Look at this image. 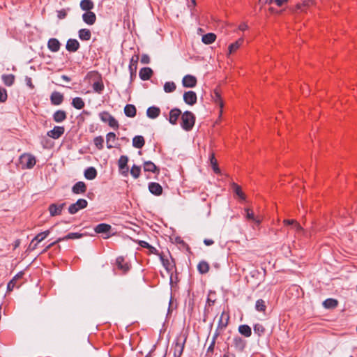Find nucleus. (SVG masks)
<instances>
[{
    "instance_id": "nucleus-1",
    "label": "nucleus",
    "mask_w": 357,
    "mask_h": 357,
    "mask_svg": "<svg viewBox=\"0 0 357 357\" xmlns=\"http://www.w3.org/2000/svg\"><path fill=\"white\" fill-rule=\"evenodd\" d=\"M195 122V116L191 112L186 111L181 114V126L185 130H190Z\"/></svg>"
},
{
    "instance_id": "nucleus-2",
    "label": "nucleus",
    "mask_w": 357,
    "mask_h": 357,
    "mask_svg": "<svg viewBox=\"0 0 357 357\" xmlns=\"http://www.w3.org/2000/svg\"><path fill=\"white\" fill-rule=\"evenodd\" d=\"M99 116L102 121H103L104 123H107L108 125L111 128H119L118 121L109 112H102L100 113Z\"/></svg>"
},
{
    "instance_id": "nucleus-3",
    "label": "nucleus",
    "mask_w": 357,
    "mask_h": 357,
    "mask_svg": "<svg viewBox=\"0 0 357 357\" xmlns=\"http://www.w3.org/2000/svg\"><path fill=\"white\" fill-rule=\"evenodd\" d=\"M21 164L26 169H31L36 162V158L29 153H24L20 157Z\"/></svg>"
},
{
    "instance_id": "nucleus-4",
    "label": "nucleus",
    "mask_w": 357,
    "mask_h": 357,
    "mask_svg": "<svg viewBox=\"0 0 357 357\" xmlns=\"http://www.w3.org/2000/svg\"><path fill=\"white\" fill-rule=\"evenodd\" d=\"M88 202L84 199H79L75 203L72 204L68 208V212L70 214H75L80 209L85 208L87 206Z\"/></svg>"
},
{
    "instance_id": "nucleus-5",
    "label": "nucleus",
    "mask_w": 357,
    "mask_h": 357,
    "mask_svg": "<svg viewBox=\"0 0 357 357\" xmlns=\"http://www.w3.org/2000/svg\"><path fill=\"white\" fill-rule=\"evenodd\" d=\"M184 343L185 341L182 342L180 339H177L172 348L174 357L181 356L184 349Z\"/></svg>"
},
{
    "instance_id": "nucleus-6",
    "label": "nucleus",
    "mask_w": 357,
    "mask_h": 357,
    "mask_svg": "<svg viewBox=\"0 0 357 357\" xmlns=\"http://www.w3.org/2000/svg\"><path fill=\"white\" fill-rule=\"evenodd\" d=\"M66 206L65 203H62L60 204H52L49 206V211L51 216L59 215L61 213L62 210Z\"/></svg>"
},
{
    "instance_id": "nucleus-7",
    "label": "nucleus",
    "mask_w": 357,
    "mask_h": 357,
    "mask_svg": "<svg viewBox=\"0 0 357 357\" xmlns=\"http://www.w3.org/2000/svg\"><path fill=\"white\" fill-rule=\"evenodd\" d=\"M183 100L189 105H195L197 102L196 93L192 91L185 92L183 94Z\"/></svg>"
},
{
    "instance_id": "nucleus-8",
    "label": "nucleus",
    "mask_w": 357,
    "mask_h": 357,
    "mask_svg": "<svg viewBox=\"0 0 357 357\" xmlns=\"http://www.w3.org/2000/svg\"><path fill=\"white\" fill-rule=\"evenodd\" d=\"M65 132L63 126H55L52 130L47 132V135L52 139H59Z\"/></svg>"
},
{
    "instance_id": "nucleus-9",
    "label": "nucleus",
    "mask_w": 357,
    "mask_h": 357,
    "mask_svg": "<svg viewBox=\"0 0 357 357\" xmlns=\"http://www.w3.org/2000/svg\"><path fill=\"white\" fill-rule=\"evenodd\" d=\"M182 84L185 87L192 88L197 84V79L193 75H187L183 77Z\"/></svg>"
},
{
    "instance_id": "nucleus-10",
    "label": "nucleus",
    "mask_w": 357,
    "mask_h": 357,
    "mask_svg": "<svg viewBox=\"0 0 357 357\" xmlns=\"http://www.w3.org/2000/svg\"><path fill=\"white\" fill-rule=\"evenodd\" d=\"M82 19L86 24L93 25L96 22V16L93 12L90 10L86 11L82 15Z\"/></svg>"
},
{
    "instance_id": "nucleus-11",
    "label": "nucleus",
    "mask_w": 357,
    "mask_h": 357,
    "mask_svg": "<svg viewBox=\"0 0 357 357\" xmlns=\"http://www.w3.org/2000/svg\"><path fill=\"white\" fill-rule=\"evenodd\" d=\"M75 194H84L86 191V185L83 181L77 182L72 188Z\"/></svg>"
},
{
    "instance_id": "nucleus-12",
    "label": "nucleus",
    "mask_w": 357,
    "mask_h": 357,
    "mask_svg": "<svg viewBox=\"0 0 357 357\" xmlns=\"http://www.w3.org/2000/svg\"><path fill=\"white\" fill-rule=\"evenodd\" d=\"M149 190L151 192V193L159 196L162 192V186L155 182H152L149 184Z\"/></svg>"
},
{
    "instance_id": "nucleus-13",
    "label": "nucleus",
    "mask_w": 357,
    "mask_h": 357,
    "mask_svg": "<svg viewBox=\"0 0 357 357\" xmlns=\"http://www.w3.org/2000/svg\"><path fill=\"white\" fill-rule=\"evenodd\" d=\"M61 43L56 38H50L47 42V47L52 52H58Z\"/></svg>"
},
{
    "instance_id": "nucleus-14",
    "label": "nucleus",
    "mask_w": 357,
    "mask_h": 357,
    "mask_svg": "<svg viewBox=\"0 0 357 357\" xmlns=\"http://www.w3.org/2000/svg\"><path fill=\"white\" fill-rule=\"evenodd\" d=\"M181 114V111L179 109L174 108L169 112V121L171 124H176L179 116Z\"/></svg>"
},
{
    "instance_id": "nucleus-15",
    "label": "nucleus",
    "mask_w": 357,
    "mask_h": 357,
    "mask_svg": "<svg viewBox=\"0 0 357 357\" xmlns=\"http://www.w3.org/2000/svg\"><path fill=\"white\" fill-rule=\"evenodd\" d=\"M66 50L71 52H76L79 47V43L76 39H69L66 43Z\"/></svg>"
},
{
    "instance_id": "nucleus-16",
    "label": "nucleus",
    "mask_w": 357,
    "mask_h": 357,
    "mask_svg": "<svg viewBox=\"0 0 357 357\" xmlns=\"http://www.w3.org/2000/svg\"><path fill=\"white\" fill-rule=\"evenodd\" d=\"M51 102L54 105H59L63 100V96L59 92L54 91L50 97Z\"/></svg>"
},
{
    "instance_id": "nucleus-17",
    "label": "nucleus",
    "mask_w": 357,
    "mask_h": 357,
    "mask_svg": "<svg viewBox=\"0 0 357 357\" xmlns=\"http://www.w3.org/2000/svg\"><path fill=\"white\" fill-rule=\"evenodd\" d=\"M233 346L236 350L243 351L245 346V342L240 337H234L232 340Z\"/></svg>"
},
{
    "instance_id": "nucleus-18",
    "label": "nucleus",
    "mask_w": 357,
    "mask_h": 357,
    "mask_svg": "<svg viewBox=\"0 0 357 357\" xmlns=\"http://www.w3.org/2000/svg\"><path fill=\"white\" fill-rule=\"evenodd\" d=\"M229 316L227 313L222 312L218 321V328L223 329L225 328L229 322Z\"/></svg>"
},
{
    "instance_id": "nucleus-19",
    "label": "nucleus",
    "mask_w": 357,
    "mask_h": 357,
    "mask_svg": "<svg viewBox=\"0 0 357 357\" xmlns=\"http://www.w3.org/2000/svg\"><path fill=\"white\" fill-rule=\"evenodd\" d=\"M124 113L126 116L133 118L136 116L137 109L135 105L128 104L124 107Z\"/></svg>"
},
{
    "instance_id": "nucleus-20",
    "label": "nucleus",
    "mask_w": 357,
    "mask_h": 357,
    "mask_svg": "<svg viewBox=\"0 0 357 357\" xmlns=\"http://www.w3.org/2000/svg\"><path fill=\"white\" fill-rule=\"evenodd\" d=\"M160 108L155 106L150 107L146 110V115L150 119H155L160 115Z\"/></svg>"
},
{
    "instance_id": "nucleus-21",
    "label": "nucleus",
    "mask_w": 357,
    "mask_h": 357,
    "mask_svg": "<svg viewBox=\"0 0 357 357\" xmlns=\"http://www.w3.org/2000/svg\"><path fill=\"white\" fill-rule=\"evenodd\" d=\"M153 70L150 68H143L140 70L139 75L142 80H148L151 78Z\"/></svg>"
},
{
    "instance_id": "nucleus-22",
    "label": "nucleus",
    "mask_w": 357,
    "mask_h": 357,
    "mask_svg": "<svg viewBox=\"0 0 357 357\" xmlns=\"http://www.w3.org/2000/svg\"><path fill=\"white\" fill-rule=\"evenodd\" d=\"M144 170L145 172H150L153 173H159V169L151 161H146L144 162Z\"/></svg>"
},
{
    "instance_id": "nucleus-23",
    "label": "nucleus",
    "mask_w": 357,
    "mask_h": 357,
    "mask_svg": "<svg viewBox=\"0 0 357 357\" xmlns=\"http://www.w3.org/2000/svg\"><path fill=\"white\" fill-rule=\"evenodd\" d=\"M139 61V55L135 54L132 56L130 61L129 64V70L130 71V73L132 74L133 73H135L137 68V63Z\"/></svg>"
},
{
    "instance_id": "nucleus-24",
    "label": "nucleus",
    "mask_w": 357,
    "mask_h": 357,
    "mask_svg": "<svg viewBox=\"0 0 357 357\" xmlns=\"http://www.w3.org/2000/svg\"><path fill=\"white\" fill-rule=\"evenodd\" d=\"M111 225L105 223H101L98 225L94 230L98 234L107 233L111 230Z\"/></svg>"
},
{
    "instance_id": "nucleus-25",
    "label": "nucleus",
    "mask_w": 357,
    "mask_h": 357,
    "mask_svg": "<svg viewBox=\"0 0 357 357\" xmlns=\"http://www.w3.org/2000/svg\"><path fill=\"white\" fill-rule=\"evenodd\" d=\"M66 119V113L63 110H57L53 115V119L56 123H61Z\"/></svg>"
},
{
    "instance_id": "nucleus-26",
    "label": "nucleus",
    "mask_w": 357,
    "mask_h": 357,
    "mask_svg": "<svg viewBox=\"0 0 357 357\" xmlns=\"http://www.w3.org/2000/svg\"><path fill=\"white\" fill-rule=\"evenodd\" d=\"M116 265L123 273H126L129 270L128 264L122 257H119L116 259Z\"/></svg>"
},
{
    "instance_id": "nucleus-27",
    "label": "nucleus",
    "mask_w": 357,
    "mask_h": 357,
    "mask_svg": "<svg viewBox=\"0 0 357 357\" xmlns=\"http://www.w3.org/2000/svg\"><path fill=\"white\" fill-rule=\"evenodd\" d=\"M145 144V140L144 137L141 135L135 136L132 139V146L137 149H141L144 146Z\"/></svg>"
},
{
    "instance_id": "nucleus-28",
    "label": "nucleus",
    "mask_w": 357,
    "mask_h": 357,
    "mask_svg": "<svg viewBox=\"0 0 357 357\" xmlns=\"http://www.w3.org/2000/svg\"><path fill=\"white\" fill-rule=\"evenodd\" d=\"M96 176H97V171L93 167H90L84 171V177L86 179L93 180L96 177Z\"/></svg>"
},
{
    "instance_id": "nucleus-29",
    "label": "nucleus",
    "mask_w": 357,
    "mask_h": 357,
    "mask_svg": "<svg viewBox=\"0 0 357 357\" xmlns=\"http://www.w3.org/2000/svg\"><path fill=\"white\" fill-rule=\"evenodd\" d=\"M94 7V4L91 0H82L80 2V8L82 10L90 11Z\"/></svg>"
},
{
    "instance_id": "nucleus-30",
    "label": "nucleus",
    "mask_w": 357,
    "mask_h": 357,
    "mask_svg": "<svg viewBox=\"0 0 357 357\" xmlns=\"http://www.w3.org/2000/svg\"><path fill=\"white\" fill-rule=\"evenodd\" d=\"M128 161V158L127 156L121 155L120 157L119 162H118L119 167L120 170L126 169L124 171V172H128V167L127 166Z\"/></svg>"
},
{
    "instance_id": "nucleus-31",
    "label": "nucleus",
    "mask_w": 357,
    "mask_h": 357,
    "mask_svg": "<svg viewBox=\"0 0 357 357\" xmlns=\"http://www.w3.org/2000/svg\"><path fill=\"white\" fill-rule=\"evenodd\" d=\"M197 270L201 274L207 273L209 271V264L206 261H201L197 265Z\"/></svg>"
},
{
    "instance_id": "nucleus-32",
    "label": "nucleus",
    "mask_w": 357,
    "mask_h": 357,
    "mask_svg": "<svg viewBox=\"0 0 357 357\" xmlns=\"http://www.w3.org/2000/svg\"><path fill=\"white\" fill-rule=\"evenodd\" d=\"M91 37V33L89 29H82L79 31V38L82 40H89Z\"/></svg>"
},
{
    "instance_id": "nucleus-33",
    "label": "nucleus",
    "mask_w": 357,
    "mask_h": 357,
    "mask_svg": "<svg viewBox=\"0 0 357 357\" xmlns=\"http://www.w3.org/2000/svg\"><path fill=\"white\" fill-rule=\"evenodd\" d=\"M216 36L213 33H208L202 36V40L204 44L209 45L215 40Z\"/></svg>"
},
{
    "instance_id": "nucleus-34",
    "label": "nucleus",
    "mask_w": 357,
    "mask_h": 357,
    "mask_svg": "<svg viewBox=\"0 0 357 357\" xmlns=\"http://www.w3.org/2000/svg\"><path fill=\"white\" fill-rule=\"evenodd\" d=\"M212 99L221 109L223 107V102L221 99L220 93L217 89L213 91Z\"/></svg>"
},
{
    "instance_id": "nucleus-35",
    "label": "nucleus",
    "mask_w": 357,
    "mask_h": 357,
    "mask_svg": "<svg viewBox=\"0 0 357 357\" xmlns=\"http://www.w3.org/2000/svg\"><path fill=\"white\" fill-rule=\"evenodd\" d=\"M83 236V234H79V233H69L68 234H67L66 236L62 237V238H59L57 239V241H67V240H69V239H77V238H80Z\"/></svg>"
},
{
    "instance_id": "nucleus-36",
    "label": "nucleus",
    "mask_w": 357,
    "mask_h": 357,
    "mask_svg": "<svg viewBox=\"0 0 357 357\" xmlns=\"http://www.w3.org/2000/svg\"><path fill=\"white\" fill-rule=\"evenodd\" d=\"M238 332L246 337H250L252 334L251 328L248 325L239 326Z\"/></svg>"
},
{
    "instance_id": "nucleus-37",
    "label": "nucleus",
    "mask_w": 357,
    "mask_h": 357,
    "mask_svg": "<svg viewBox=\"0 0 357 357\" xmlns=\"http://www.w3.org/2000/svg\"><path fill=\"white\" fill-rule=\"evenodd\" d=\"M337 301L333 298H328L323 303L324 307L328 309L335 308L337 306Z\"/></svg>"
},
{
    "instance_id": "nucleus-38",
    "label": "nucleus",
    "mask_w": 357,
    "mask_h": 357,
    "mask_svg": "<svg viewBox=\"0 0 357 357\" xmlns=\"http://www.w3.org/2000/svg\"><path fill=\"white\" fill-rule=\"evenodd\" d=\"M209 159H210V162H211V165L212 166V168H213L214 172L216 174H220V169L218 166V161H217L216 158H215V155L213 153H211Z\"/></svg>"
},
{
    "instance_id": "nucleus-39",
    "label": "nucleus",
    "mask_w": 357,
    "mask_h": 357,
    "mask_svg": "<svg viewBox=\"0 0 357 357\" xmlns=\"http://www.w3.org/2000/svg\"><path fill=\"white\" fill-rule=\"evenodd\" d=\"M116 140V135L114 132H109L106 136L107 147L112 149L114 147L113 143Z\"/></svg>"
},
{
    "instance_id": "nucleus-40",
    "label": "nucleus",
    "mask_w": 357,
    "mask_h": 357,
    "mask_svg": "<svg viewBox=\"0 0 357 357\" xmlns=\"http://www.w3.org/2000/svg\"><path fill=\"white\" fill-rule=\"evenodd\" d=\"M72 105L77 109H82L85 105L84 100L79 97L74 98L72 101Z\"/></svg>"
},
{
    "instance_id": "nucleus-41",
    "label": "nucleus",
    "mask_w": 357,
    "mask_h": 357,
    "mask_svg": "<svg viewBox=\"0 0 357 357\" xmlns=\"http://www.w3.org/2000/svg\"><path fill=\"white\" fill-rule=\"evenodd\" d=\"M255 309L258 312H265L266 310V304L263 299H258L255 303Z\"/></svg>"
},
{
    "instance_id": "nucleus-42",
    "label": "nucleus",
    "mask_w": 357,
    "mask_h": 357,
    "mask_svg": "<svg viewBox=\"0 0 357 357\" xmlns=\"http://www.w3.org/2000/svg\"><path fill=\"white\" fill-rule=\"evenodd\" d=\"M231 186H232V188H233V190L234 192L236 194V195L241 199L244 200L245 199V194L242 192L241 190V188L237 185L236 183H233L231 184Z\"/></svg>"
},
{
    "instance_id": "nucleus-43",
    "label": "nucleus",
    "mask_w": 357,
    "mask_h": 357,
    "mask_svg": "<svg viewBox=\"0 0 357 357\" xmlns=\"http://www.w3.org/2000/svg\"><path fill=\"white\" fill-rule=\"evenodd\" d=\"M3 83L8 86L13 85L15 81V76L12 74L2 75Z\"/></svg>"
},
{
    "instance_id": "nucleus-44",
    "label": "nucleus",
    "mask_w": 357,
    "mask_h": 357,
    "mask_svg": "<svg viewBox=\"0 0 357 357\" xmlns=\"http://www.w3.org/2000/svg\"><path fill=\"white\" fill-rule=\"evenodd\" d=\"M243 42V39L240 38L235 43L231 44L229 46V53L231 54V53L236 52L240 47V46L242 45Z\"/></svg>"
},
{
    "instance_id": "nucleus-45",
    "label": "nucleus",
    "mask_w": 357,
    "mask_h": 357,
    "mask_svg": "<svg viewBox=\"0 0 357 357\" xmlns=\"http://www.w3.org/2000/svg\"><path fill=\"white\" fill-rule=\"evenodd\" d=\"M176 86L173 82H167L164 84V91L166 93H172L176 90Z\"/></svg>"
},
{
    "instance_id": "nucleus-46",
    "label": "nucleus",
    "mask_w": 357,
    "mask_h": 357,
    "mask_svg": "<svg viewBox=\"0 0 357 357\" xmlns=\"http://www.w3.org/2000/svg\"><path fill=\"white\" fill-rule=\"evenodd\" d=\"M50 230H46V231H45L43 232H41V233L38 234V235H36L34 237V238L32 241V243L34 241H36L37 243L41 242L43 240H44L50 234Z\"/></svg>"
},
{
    "instance_id": "nucleus-47",
    "label": "nucleus",
    "mask_w": 357,
    "mask_h": 357,
    "mask_svg": "<svg viewBox=\"0 0 357 357\" xmlns=\"http://www.w3.org/2000/svg\"><path fill=\"white\" fill-rule=\"evenodd\" d=\"M140 172H141V168L139 166H137L135 165H134L131 169H130V174L131 175L135 178H139V175H140Z\"/></svg>"
},
{
    "instance_id": "nucleus-48",
    "label": "nucleus",
    "mask_w": 357,
    "mask_h": 357,
    "mask_svg": "<svg viewBox=\"0 0 357 357\" xmlns=\"http://www.w3.org/2000/svg\"><path fill=\"white\" fill-rule=\"evenodd\" d=\"M254 332L257 334L259 336L263 335L265 332V328L263 325L260 324H257L254 326Z\"/></svg>"
},
{
    "instance_id": "nucleus-49",
    "label": "nucleus",
    "mask_w": 357,
    "mask_h": 357,
    "mask_svg": "<svg viewBox=\"0 0 357 357\" xmlns=\"http://www.w3.org/2000/svg\"><path fill=\"white\" fill-rule=\"evenodd\" d=\"M93 89L96 92L100 93L104 89V85L102 82H96L93 84Z\"/></svg>"
},
{
    "instance_id": "nucleus-50",
    "label": "nucleus",
    "mask_w": 357,
    "mask_h": 357,
    "mask_svg": "<svg viewBox=\"0 0 357 357\" xmlns=\"http://www.w3.org/2000/svg\"><path fill=\"white\" fill-rule=\"evenodd\" d=\"M93 142H94L95 146L98 149H102L103 148L104 139H103V138L101 136L96 137L94 139Z\"/></svg>"
},
{
    "instance_id": "nucleus-51",
    "label": "nucleus",
    "mask_w": 357,
    "mask_h": 357,
    "mask_svg": "<svg viewBox=\"0 0 357 357\" xmlns=\"http://www.w3.org/2000/svg\"><path fill=\"white\" fill-rule=\"evenodd\" d=\"M7 99V92L4 88L0 87V102H3Z\"/></svg>"
},
{
    "instance_id": "nucleus-52",
    "label": "nucleus",
    "mask_w": 357,
    "mask_h": 357,
    "mask_svg": "<svg viewBox=\"0 0 357 357\" xmlns=\"http://www.w3.org/2000/svg\"><path fill=\"white\" fill-rule=\"evenodd\" d=\"M246 218L248 220H255V215L252 210L247 208L245 209Z\"/></svg>"
},
{
    "instance_id": "nucleus-53",
    "label": "nucleus",
    "mask_w": 357,
    "mask_h": 357,
    "mask_svg": "<svg viewBox=\"0 0 357 357\" xmlns=\"http://www.w3.org/2000/svg\"><path fill=\"white\" fill-rule=\"evenodd\" d=\"M16 285V281L15 279H12L8 284L7 289L8 291H10L13 289L15 286Z\"/></svg>"
},
{
    "instance_id": "nucleus-54",
    "label": "nucleus",
    "mask_w": 357,
    "mask_h": 357,
    "mask_svg": "<svg viewBox=\"0 0 357 357\" xmlns=\"http://www.w3.org/2000/svg\"><path fill=\"white\" fill-rule=\"evenodd\" d=\"M150 62V58L147 54H143L141 57V63L147 64Z\"/></svg>"
},
{
    "instance_id": "nucleus-55",
    "label": "nucleus",
    "mask_w": 357,
    "mask_h": 357,
    "mask_svg": "<svg viewBox=\"0 0 357 357\" xmlns=\"http://www.w3.org/2000/svg\"><path fill=\"white\" fill-rule=\"evenodd\" d=\"M293 228L298 232H300V231H303V227L301 226V225L298 222H296L293 226Z\"/></svg>"
},
{
    "instance_id": "nucleus-56",
    "label": "nucleus",
    "mask_w": 357,
    "mask_h": 357,
    "mask_svg": "<svg viewBox=\"0 0 357 357\" xmlns=\"http://www.w3.org/2000/svg\"><path fill=\"white\" fill-rule=\"evenodd\" d=\"M217 335H218L217 334H215V335H214L213 339V341H212V342H211V345H210V346L208 347V351H213L214 346H215V338H216Z\"/></svg>"
},
{
    "instance_id": "nucleus-57",
    "label": "nucleus",
    "mask_w": 357,
    "mask_h": 357,
    "mask_svg": "<svg viewBox=\"0 0 357 357\" xmlns=\"http://www.w3.org/2000/svg\"><path fill=\"white\" fill-rule=\"evenodd\" d=\"M66 13L65 10H60V11H59V13H58V17L59 19H63V18L66 17Z\"/></svg>"
},
{
    "instance_id": "nucleus-58",
    "label": "nucleus",
    "mask_w": 357,
    "mask_h": 357,
    "mask_svg": "<svg viewBox=\"0 0 357 357\" xmlns=\"http://www.w3.org/2000/svg\"><path fill=\"white\" fill-rule=\"evenodd\" d=\"M296 222V221L294 220H284V221H283L284 224L287 225H292V226H294V225Z\"/></svg>"
},
{
    "instance_id": "nucleus-59",
    "label": "nucleus",
    "mask_w": 357,
    "mask_h": 357,
    "mask_svg": "<svg viewBox=\"0 0 357 357\" xmlns=\"http://www.w3.org/2000/svg\"><path fill=\"white\" fill-rule=\"evenodd\" d=\"M204 243L206 245L209 246L214 243V241L211 239H204Z\"/></svg>"
},
{
    "instance_id": "nucleus-60",
    "label": "nucleus",
    "mask_w": 357,
    "mask_h": 357,
    "mask_svg": "<svg viewBox=\"0 0 357 357\" xmlns=\"http://www.w3.org/2000/svg\"><path fill=\"white\" fill-rule=\"evenodd\" d=\"M288 0H275V3L278 6H282L284 3L287 2Z\"/></svg>"
},
{
    "instance_id": "nucleus-61",
    "label": "nucleus",
    "mask_w": 357,
    "mask_h": 357,
    "mask_svg": "<svg viewBox=\"0 0 357 357\" xmlns=\"http://www.w3.org/2000/svg\"><path fill=\"white\" fill-rule=\"evenodd\" d=\"M139 245L143 247V248H148L149 247H150V245L146 242V241H139Z\"/></svg>"
},
{
    "instance_id": "nucleus-62",
    "label": "nucleus",
    "mask_w": 357,
    "mask_h": 357,
    "mask_svg": "<svg viewBox=\"0 0 357 357\" xmlns=\"http://www.w3.org/2000/svg\"><path fill=\"white\" fill-rule=\"evenodd\" d=\"M248 28L246 24H241L239 25L238 29L241 31H244Z\"/></svg>"
},
{
    "instance_id": "nucleus-63",
    "label": "nucleus",
    "mask_w": 357,
    "mask_h": 357,
    "mask_svg": "<svg viewBox=\"0 0 357 357\" xmlns=\"http://www.w3.org/2000/svg\"><path fill=\"white\" fill-rule=\"evenodd\" d=\"M61 78L63 80H64V81H66V82H68L70 81V78L69 77H68L67 75H62V76L61 77Z\"/></svg>"
},
{
    "instance_id": "nucleus-64",
    "label": "nucleus",
    "mask_w": 357,
    "mask_h": 357,
    "mask_svg": "<svg viewBox=\"0 0 357 357\" xmlns=\"http://www.w3.org/2000/svg\"><path fill=\"white\" fill-rule=\"evenodd\" d=\"M148 249L149 250V251L151 253H156V252H157V250L154 247H153L151 245H150V247H149Z\"/></svg>"
}]
</instances>
